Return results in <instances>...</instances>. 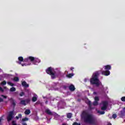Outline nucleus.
Returning a JSON list of instances; mask_svg holds the SVG:
<instances>
[{
	"instance_id": "obj_49",
	"label": "nucleus",
	"mask_w": 125,
	"mask_h": 125,
	"mask_svg": "<svg viewBox=\"0 0 125 125\" xmlns=\"http://www.w3.org/2000/svg\"><path fill=\"white\" fill-rule=\"evenodd\" d=\"M124 109H125V108H124Z\"/></svg>"
},
{
	"instance_id": "obj_7",
	"label": "nucleus",
	"mask_w": 125,
	"mask_h": 125,
	"mask_svg": "<svg viewBox=\"0 0 125 125\" xmlns=\"http://www.w3.org/2000/svg\"><path fill=\"white\" fill-rule=\"evenodd\" d=\"M103 106L101 107V110L103 111H105V110H106L107 106H108V102L107 101H104L102 103Z\"/></svg>"
},
{
	"instance_id": "obj_18",
	"label": "nucleus",
	"mask_w": 125,
	"mask_h": 125,
	"mask_svg": "<svg viewBox=\"0 0 125 125\" xmlns=\"http://www.w3.org/2000/svg\"><path fill=\"white\" fill-rule=\"evenodd\" d=\"M10 91L11 92H14V91H16V88L14 87H12L10 89Z\"/></svg>"
},
{
	"instance_id": "obj_9",
	"label": "nucleus",
	"mask_w": 125,
	"mask_h": 125,
	"mask_svg": "<svg viewBox=\"0 0 125 125\" xmlns=\"http://www.w3.org/2000/svg\"><path fill=\"white\" fill-rule=\"evenodd\" d=\"M21 85H22V86H23V87H29V84L27 83V82H26V81H23L21 83Z\"/></svg>"
},
{
	"instance_id": "obj_21",
	"label": "nucleus",
	"mask_w": 125,
	"mask_h": 125,
	"mask_svg": "<svg viewBox=\"0 0 125 125\" xmlns=\"http://www.w3.org/2000/svg\"><path fill=\"white\" fill-rule=\"evenodd\" d=\"M73 76H74V74H73V73H69L66 75V77L67 78H72V77H73Z\"/></svg>"
},
{
	"instance_id": "obj_6",
	"label": "nucleus",
	"mask_w": 125,
	"mask_h": 125,
	"mask_svg": "<svg viewBox=\"0 0 125 125\" xmlns=\"http://www.w3.org/2000/svg\"><path fill=\"white\" fill-rule=\"evenodd\" d=\"M30 101H31V100L29 98H28L25 99V100L21 101L20 104L21 105H23V106H26L27 104H28V103H30Z\"/></svg>"
},
{
	"instance_id": "obj_23",
	"label": "nucleus",
	"mask_w": 125,
	"mask_h": 125,
	"mask_svg": "<svg viewBox=\"0 0 125 125\" xmlns=\"http://www.w3.org/2000/svg\"><path fill=\"white\" fill-rule=\"evenodd\" d=\"M18 59H19V61H20V62H22V61H24V58H23V57H19Z\"/></svg>"
},
{
	"instance_id": "obj_39",
	"label": "nucleus",
	"mask_w": 125,
	"mask_h": 125,
	"mask_svg": "<svg viewBox=\"0 0 125 125\" xmlns=\"http://www.w3.org/2000/svg\"><path fill=\"white\" fill-rule=\"evenodd\" d=\"M1 97L4 98L5 99H6L7 98V97L3 95H1Z\"/></svg>"
},
{
	"instance_id": "obj_14",
	"label": "nucleus",
	"mask_w": 125,
	"mask_h": 125,
	"mask_svg": "<svg viewBox=\"0 0 125 125\" xmlns=\"http://www.w3.org/2000/svg\"><path fill=\"white\" fill-rule=\"evenodd\" d=\"M41 62V60L37 58H34V61L33 62L34 64H36V63H40Z\"/></svg>"
},
{
	"instance_id": "obj_26",
	"label": "nucleus",
	"mask_w": 125,
	"mask_h": 125,
	"mask_svg": "<svg viewBox=\"0 0 125 125\" xmlns=\"http://www.w3.org/2000/svg\"><path fill=\"white\" fill-rule=\"evenodd\" d=\"M8 84H9V85H10L11 86H13L14 85V84H13V83L10 82H7Z\"/></svg>"
},
{
	"instance_id": "obj_38",
	"label": "nucleus",
	"mask_w": 125,
	"mask_h": 125,
	"mask_svg": "<svg viewBox=\"0 0 125 125\" xmlns=\"http://www.w3.org/2000/svg\"><path fill=\"white\" fill-rule=\"evenodd\" d=\"M12 124L13 125H17V124L15 123V121H12Z\"/></svg>"
},
{
	"instance_id": "obj_2",
	"label": "nucleus",
	"mask_w": 125,
	"mask_h": 125,
	"mask_svg": "<svg viewBox=\"0 0 125 125\" xmlns=\"http://www.w3.org/2000/svg\"><path fill=\"white\" fill-rule=\"evenodd\" d=\"M98 76H99V71H96L93 73L92 78L90 79L91 84H95L98 87L101 84V83L99 79H98Z\"/></svg>"
},
{
	"instance_id": "obj_29",
	"label": "nucleus",
	"mask_w": 125,
	"mask_h": 125,
	"mask_svg": "<svg viewBox=\"0 0 125 125\" xmlns=\"http://www.w3.org/2000/svg\"><path fill=\"white\" fill-rule=\"evenodd\" d=\"M101 115H104L105 114V111H98Z\"/></svg>"
},
{
	"instance_id": "obj_44",
	"label": "nucleus",
	"mask_w": 125,
	"mask_h": 125,
	"mask_svg": "<svg viewBox=\"0 0 125 125\" xmlns=\"http://www.w3.org/2000/svg\"><path fill=\"white\" fill-rule=\"evenodd\" d=\"M93 94H97V93L96 92H94Z\"/></svg>"
},
{
	"instance_id": "obj_4",
	"label": "nucleus",
	"mask_w": 125,
	"mask_h": 125,
	"mask_svg": "<svg viewBox=\"0 0 125 125\" xmlns=\"http://www.w3.org/2000/svg\"><path fill=\"white\" fill-rule=\"evenodd\" d=\"M13 115H14V112L13 111L9 112V114L7 117L8 122H10V121L13 119Z\"/></svg>"
},
{
	"instance_id": "obj_11",
	"label": "nucleus",
	"mask_w": 125,
	"mask_h": 125,
	"mask_svg": "<svg viewBox=\"0 0 125 125\" xmlns=\"http://www.w3.org/2000/svg\"><path fill=\"white\" fill-rule=\"evenodd\" d=\"M120 118H123L125 116V110H121L120 111V113L119 114Z\"/></svg>"
},
{
	"instance_id": "obj_15",
	"label": "nucleus",
	"mask_w": 125,
	"mask_h": 125,
	"mask_svg": "<svg viewBox=\"0 0 125 125\" xmlns=\"http://www.w3.org/2000/svg\"><path fill=\"white\" fill-rule=\"evenodd\" d=\"M24 114L25 115H29L31 114V110L30 109H26Z\"/></svg>"
},
{
	"instance_id": "obj_45",
	"label": "nucleus",
	"mask_w": 125,
	"mask_h": 125,
	"mask_svg": "<svg viewBox=\"0 0 125 125\" xmlns=\"http://www.w3.org/2000/svg\"><path fill=\"white\" fill-rule=\"evenodd\" d=\"M22 125H27V124H26V123H23V124H22Z\"/></svg>"
},
{
	"instance_id": "obj_37",
	"label": "nucleus",
	"mask_w": 125,
	"mask_h": 125,
	"mask_svg": "<svg viewBox=\"0 0 125 125\" xmlns=\"http://www.w3.org/2000/svg\"><path fill=\"white\" fill-rule=\"evenodd\" d=\"M18 117L19 118H22V114L21 113L19 114Z\"/></svg>"
},
{
	"instance_id": "obj_33",
	"label": "nucleus",
	"mask_w": 125,
	"mask_h": 125,
	"mask_svg": "<svg viewBox=\"0 0 125 125\" xmlns=\"http://www.w3.org/2000/svg\"><path fill=\"white\" fill-rule=\"evenodd\" d=\"M88 104L89 107H91L92 104H91V102L90 101H88Z\"/></svg>"
},
{
	"instance_id": "obj_43",
	"label": "nucleus",
	"mask_w": 125,
	"mask_h": 125,
	"mask_svg": "<svg viewBox=\"0 0 125 125\" xmlns=\"http://www.w3.org/2000/svg\"><path fill=\"white\" fill-rule=\"evenodd\" d=\"M16 118L17 120H18V119H19V117L18 116H16Z\"/></svg>"
},
{
	"instance_id": "obj_30",
	"label": "nucleus",
	"mask_w": 125,
	"mask_h": 125,
	"mask_svg": "<svg viewBox=\"0 0 125 125\" xmlns=\"http://www.w3.org/2000/svg\"><path fill=\"white\" fill-rule=\"evenodd\" d=\"M72 125H81V123H78V122L73 123Z\"/></svg>"
},
{
	"instance_id": "obj_47",
	"label": "nucleus",
	"mask_w": 125,
	"mask_h": 125,
	"mask_svg": "<svg viewBox=\"0 0 125 125\" xmlns=\"http://www.w3.org/2000/svg\"><path fill=\"white\" fill-rule=\"evenodd\" d=\"M45 104H47V101L45 102Z\"/></svg>"
},
{
	"instance_id": "obj_27",
	"label": "nucleus",
	"mask_w": 125,
	"mask_h": 125,
	"mask_svg": "<svg viewBox=\"0 0 125 125\" xmlns=\"http://www.w3.org/2000/svg\"><path fill=\"white\" fill-rule=\"evenodd\" d=\"M94 99H95V101H97L98 102V101H99V97H97V96L95 97Z\"/></svg>"
},
{
	"instance_id": "obj_3",
	"label": "nucleus",
	"mask_w": 125,
	"mask_h": 125,
	"mask_svg": "<svg viewBox=\"0 0 125 125\" xmlns=\"http://www.w3.org/2000/svg\"><path fill=\"white\" fill-rule=\"evenodd\" d=\"M46 73L50 75L52 79H55V74L52 72V67H49L46 70Z\"/></svg>"
},
{
	"instance_id": "obj_41",
	"label": "nucleus",
	"mask_w": 125,
	"mask_h": 125,
	"mask_svg": "<svg viewBox=\"0 0 125 125\" xmlns=\"http://www.w3.org/2000/svg\"><path fill=\"white\" fill-rule=\"evenodd\" d=\"M0 102H3V99L0 97Z\"/></svg>"
},
{
	"instance_id": "obj_24",
	"label": "nucleus",
	"mask_w": 125,
	"mask_h": 125,
	"mask_svg": "<svg viewBox=\"0 0 125 125\" xmlns=\"http://www.w3.org/2000/svg\"><path fill=\"white\" fill-rule=\"evenodd\" d=\"M93 106H97V105H98V102L95 101L93 103Z\"/></svg>"
},
{
	"instance_id": "obj_13",
	"label": "nucleus",
	"mask_w": 125,
	"mask_h": 125,
	"mask_svg": "<svg viewBox=\"0 0 125 125\" xmlns=\"http://www.w3.org/2000/svg\"><path fill=\"white\" fill-rule=\"evenodd\" d=\"M69 88L71 91H74L76 88H75V86L74 85L71 84L69 86Z\"/></svg>"
},
{
	"instance_id": "obj_22",
	"label": "nucleus",
	"mask_w": 125,
	"mask_h": 125,
	"mask_svg": "<svg viewBox=\"0 0 125 125\" xmlns=\"http://www.w3.org/2000/svg\"><path fill=\"white\" fill-rule=\"evenodd\" d=\"M14 82H19V78L18 77H14Z\"/></svg>"
},
{
	"instance_id": "obj_36",
	"label": "nucleus",
	"mask_w": 125,
	"mask_h": 125,
	"mask_svg": "<svg viewBox=\"0 0 125 125\" xmlns=\"http://www.w3.org/2000/svg\"><path fill=\"white\" fill-rule=\"evenodd\" d=\"M0 91H1V92H3V91H4L1 87H0Z\"/></svg>"
},
{
	"instance_id": "obj_31",
	"label": "nucleus",
	"mask_w": 125,
	"mask_h": 125,
	"mask_svg": "<svg viewBox=\"0 0 125 125\" xmlns=\"http://www.w3.org/2000/svg\"><path fill=\"white\" fill-rule=\"evenodd\" d=\"M112 118H113V119H116V118H117V114H113L112 115Z\"/></svg>"
},
{
	"instance_id": "obj_5",
	"label": "nucleus",
	"mask_w": 125,
	"mask_h": 125,
	"mask_svg": "<svg viewBox=\"0 0 125 125\" xmlns=\"http://www.w3.org/2000/svg\"><path fill=\"white\" fill-rule=\"evenodd\" d=\"M13 115H14V112L13 111L9 112V114L7 117L8 122H10V121L13 119Z\"/></svg>"
},
{
	"instance_id": "obj_10",
	"label": "nucleus",
	"mask_w": 125,
	"mask_h": 125,
	"mask_svg": "<svg viewBox=\"0 0 125 125\" xmlns=\"http://www.w3.org/2000/svg\"><path fill=\"white\" fill-rule=\"evenodd\" d=\"M45 113H46L47 115H49L50 116H52V115H53L50 110L48 108L45 109Z\"/></svg>"
},
{
	"instance_id": "obj_48",
	"label": "nucleus",
	"mask_w": 125,
	"mask_h": 125,
	"mask_svg": "<svg viewBox=\"0 0 125 125\" xmlns=\"http://www.w3.org/2000/svg\"><path fill=\"white\" fill-rule=\"evenodd\" d=\"M19 64H21V62H19Z\"/></svg>"
},
{
	"instance_id": "obj_40",
	"label": "nucleus",
	"mask_w": 125,
	"mask_h": 125,
	"mask_svg": "<svg viewBox=\"0 0 125 125\" xmlns=\"http://www.w3.org/2000/svg\"><path fill=\"white\" fill-rule=\"evenodd\" d=\"M1 121H2V118H0V125H1Z\"/></svg>"
},
{
	"instance_id": "obj_12",
	"label": "nucleus",
	"mask_w": 125,
	"mask_h": 125,
	"mask_svg": "<svg viewBox=\"0 0 125 125\" xmlns=\"http://www.w3.org/2000/svg\"><path fill=\"white\" fill-rule=\"evenodd\" d=\"M104 70H106V71H109V70H111V65H106L104 66Z\"/></svg>"
},
{
	"instance_id": "obj_17",
	"label": "nucleus",
	"mask_w": 125,
	"mask_h": 125,
	"mask_svg": "<svg viewBox=\"0 0 125 125\" xmlns=\"http://www.w3.org/2000/svg\"><path fill=\"white\" fill-rule=\"evenodd\" d=\"M11 103L14 108V107L16 106V102H15V100L12 99L11 101Z\"/></svg>"
},
{
	"instance_id": "obj_35",
	"label": "nucleus",
	"mask_w": 125,
	"mask_h": 125,
	"mask_svg": "<svg viewBox=\"0 0 125 125\" xmlns=\"http://www.w3.org/2000/svg\"><path fill=\"white\" fill-rule=\"evenodd\" d=\"M28 61H29V58L24 59V62H28Z\"/></svg>"
},
{
	"instance_id": "obj_20",
	"label": "nucleus",
	"mask_w": 125,
	"mask_h": 125,
	"mask_svg": "<svg viewBox=\"0 0 125 125\" xmlns=\"http://www.w3.org/2000/svg\"><path fill=\"white\" fill-rule=\"evenodd\" d=\"M72 113H68L67 114V118H68V119H71V118H72Z\"/></svg>"
},
{
	"instance_id": "obj_8",
	"label": "nucleus",
	"mask_w": 125,
	"mask_h": 125,
	"mask_svg": "<svg viewBox=\"0 0 125 125\" xmlns=\"http://www.w3.org/2000/svg\"><path fill=\"white\" fill-rule=\"evenodd\" d=\"M102 74L104 76H109L110 75V71L104 70L102 72Z\"/></svg>"
},
{
	"instance_id": "obj_19",
	"label": "nucleus",
	"mask_w": 125,
	"mask_h": 125,
	"mask_svg": "<svg viewBox=\"0 0 125 125\" xmlns=\"http://www.w3.org/2000/svg\"><path fill=\"white\" fill-rule=\"evenodd\" d=\"M37 100H38V98H37V97L33 96L32 97V102H36V101H37Z\"/></svg>"
},
{
	"instance_id": "obj_16",
	"label": "nucleus",
	"mask_w": 125,
	"mask_h": 125,
	"mask_svg": "<svg viewBox=\"0 0 125 125\" xmlns=\"http://www.w3.org/2000/svg\"><path fill=\"white\" fill-rule=\"evenodd\" d=\"M28 60H30L31 62H34L35 58L34 57L30 56L28 57Z\"/></svg>"
},
{
	"instance_id": "obj_42",
	"label": "nucleus",
	"mask_w": 125,
	"mask_h": 125,
	"mask_svg": "<svg viewBox=\"0 0 125 125\" xmlns=\"http://www.w3.org/2000/svg\"><path fill=\"white\" fill-rule=\"evenodd\" d=\"M74 67H71V68H70L71 71H73V70H74Z\"/></svg>"
},
{
	"instance_id": "obj_25",
	"label": "nucleus",
	"mask_w": 125,
	"mask_h": 125,
	"mask_svg": "<svg viewBox=\"0 0 125 125\" xmlns=\"http://www.w3.org/2000/svg\"><path fill=\"white\" fill-rule=\"evenodd\" d=\"M22 122H26L27 121H29V118H28L27 117H25L24 118H22Z\"/></svg>"
},
{
	"instance_id": "obj_1",
	"label": "nucleus",
	"mask_w": 125,
	"mask_h": 125,
	"mask_svg": "<svg viewBox=\"0 0 125 125\" xmlns=\"http://www.w3.org/2000/svg\"><path fill=\"white\" fill-rule=\"evenodd\" d=\"M81 118L83 120L84 123H88V124H89L90 125H98L97 120L92 117V116L89 114L86 111H83L81 114Z\"/></svg>"
},
{
	"instance_id": "obj_34",
	"label": "nucleus",
	"mask_w": 125,
	"mask_h": 125,
	"mask_svg": "<svg viewBox=\"0 0 125 125\" xmlns=\"http://www.w3.org/2000/svg\"><path fill=\"white\" fill-rule=\"evenodd\" d=\"M25 93H24V92H21L20 94V96H23V95H24Z\"/></svg>"
},
{
	"instance_id": "obj_46",
	"label": "nucleus",
	"mask_w": 125,
	"mask_h": 125,
	"mask_svg": "<svg viewBox=\"0 0 125 125\" xmlns=\"http://www.w3.org/2000/svg\"><path fill=\"white\" fill-rule=\"evenodd\" d=\"M25 65V64H21V65L23 66Z\"/></svg>"
},
{
	"instance_id": "obj_28",
	"label": "nucleus",
	"mask_w": 125,
	"mask_h": 125,
	"mask_svg": "<svg viewBox=\"0 0 125 125\" xmlns=\"http://www.w3.org/2000/svg\"><path fill=\"white\" fill-rule=\"evenodd\" d=\"M1 84H2L3 85H5L6 84V82L5 81H3L1 83Z\"/></svg>"
},
{
	"instance_id": "obj_32",
	"label": "nucleus",
	"mask_w": 125,
	"mask_h": 125,
	"mask_svg": "<svg viewBox=\"0 0 125 125\" xmlns=\"http://www.w3.org/2000/svg\"><path fill=\"white\" fill-rule=\"evenodd\" d=\"M121 101L123 102H125V97H123L121 98Z\"/></svg>"
}]
</instances>
